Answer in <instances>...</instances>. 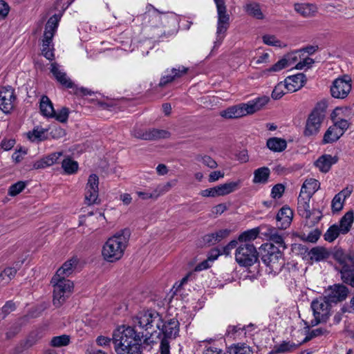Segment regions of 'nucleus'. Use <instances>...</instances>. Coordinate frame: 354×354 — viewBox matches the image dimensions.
<instances>
[{"label": "nucleus", "instance_id": "2eb2a0df", "mask_svg": "<svg viewBox=\"0 0 354 354\" xmlns=\"http://www.w3.org/2000/svg\"><path fill=\"white\" fill-rule=\"evenodd\" d=\"M145 20L152 27L167 26L169 24L175 22L176 16L172 12H160L153 8V11H148L143 15Z\"/></svg>", "mask_w": 354, "mask_h": 354}, {"label": "nucleus", "instance_id": "e433bc0d", "mask_svg": "<svg viewBox=\"0 0 354 354\" xmlns=\"http://www.w3.org/2000/svg\"><path fill=\"white\" fill-rule=\"evenodd\" d=\"M310 259L316 261H320L326 259L328 257V252L323 248H313L309 252Z\"/></svg>", "mask_w": 354, "mask_h": 354}, {"label": "nucleus", "instance_id": "a211bd4d", "mask_svg": "<svg viewBox=\"0 0 354 354\" xmlns=\"http://www.w3.org/2000/svg\"><path fill=\"white\" fill-rule=\"evenodd\" d=\"M351 79L348 76L337 78L330 87L331 95L333 97L344 99L351 90Z\"/></svg>", "mask_w": 354, "mask_h": 354}, {"label": "nucleus", "instance_id": "de8ad7c7", "mask_svg": "<svg viewBox=\"0 0 354 354\" xmlns=\"http://www.w3.org/2000/svg\"><path fill=\"white\" fill-rule=\"evenodd\" d=\"M285 89H286V85L284 82L277 84L272 93V97L274 100L281 98L286 93Z\"/></svg>", "mask_w": 354, "mask_h": 354}, {"label": "nucleus", "instance_id": "393cba45", "mask_svg": "<svg viewBox=\"0 0 354 354\" xmlns=\"http://www.w3.org/2000/svg\"><path fill=\"white\" fill-rule=\"evenodd\" d=\"M264 235L268 239L269 241L277 245V248H282L283 250L286 249V245L284 242V239L282 234H279L275 227L271 226H266V232Z\"/></svg>", "mask_w": 354, "mask_h": 354}, {"label": "nucleus", "instance_id": "72a5a7b5", "mask_svg": "<svg viewBox=\"0 0 354 354\" xmlns=\"http://www.w3.org/2000/svg\"><path fill=\"white\" fill-rule=\"evenodd\" d=\"M40 111L46 117L54 116L53 104L47 96H43L40 101Z\"/></svg>", "mask_w": 354, "mask_h": 354}, {"label": "nucleus", "instance_id": "a19ab883", "mask_svg": "<svg viewBox=\"0 0 354 354\" xmlns=\"http://www.w3.org/2000/svg\"><path fill=\"white\" fill-rule=\"evenodd\" d=\"M71 342V337L68 335H62L52 337L50 345L53 347H62L68 346Z\"/></svg>", "mask_w": 354, "mask_h": 354}, {"label": "nucleus", "instance_id": "5fc2aeb1", "mask_svg": "<svg viewBox=\"0 0 354 354\" xmlns=\"http://www.w3.org/2000/svg\"><path fill=\"white\" fill-rule=\"evenodd\" d=\"M285 187L281 184L275 185L271 191V196L274 198H279L284 192Z\"/></svg>", "mask_w": 354, "mask_h": 354}, {"label": "nucleus", "instance_id": "8fccbe9b", "mask_svg": "<svg viewBox=\"0 0 354 354\" xmlns=\"http://www.w3.org/2000/svg\"><path fill=\"white\" fill-rule=\"evenodd\" d=\"M262 39L264 44L272 46L281 47V41L279 40L274 35H265L262 37Z\"/></svg>", "mask_w": 354, "mask_h": 354}, {"label": "nucleus", "instance_id": "f3484780", "mask_svg": "<svg viewBox=\"0 0 354 354\" xmlns=\"http://www.w3.org/2000/svg\"><path fill=\"white\" fill-rule=\"evenodd\" d=\"M131 135L138 139L151 141L168 138L170 137L171 133L164 129H150L145 131L140 128H135L131 131Z\"/></svg>", "mask_w": 354, "mask_h": 354}, {"label": "nucleus", "instance_id": "0e129e2a", "mask_svg": "<svg viewBox=\"0 0 354 354\" xmlns=\"http://www.w3.org/2000/svg\"><path fill=\"white\" fill-rule=\"evenodd\" d=\"M225 176L224 172H222L221 171H214L209 174L208 177V181L209 183H214L216 180H218L220 178H223Z\"/></svg>", "mask_w": 354, "mask_h": 354}, {"label": "nucleus", "instance_id": "338daca9", "mask_svg": "<svg viewBox=\"0 0 354 354\" xmlns=\"http://www.w3.org/2000/svg\"><path fill=\"white\" fill-rule=\"evenodd\" d=\"M230 232L231 231L228 229H223L216 232V241H218V242L221 241L222 239L228 236L230 234Z\"/></svg>", "mask_w": 354, "mask_h": 354}, {"label": "nucleus", "instance_id": "dca6fc26", "mask_svg": "<svg viewBox=\"0 0 354 354\" xmlns=\"http://www.w3.org/2000/svg\"><path fill=\"white\" fill-rule=\"evenodd\" d=\"M17 97L15 89L10 86H3L0 88V110L9 114L14 109Z\"/></svg>", "mask_w": 354, "mask_h": 354}, {"label": "nucleus", "instance_id": "9d476101", "mask_svg": "<svg viewBox=\"0 0 354 354\" xmlns=\"http://www.w3.org/2000/svg\"><path fill=\"white\" fill-rule=\"evenodd\" d=\"M311 198L306 194H303V192L299 193L297 202V212L300 216L306 219V222L309 225H314L319 221L322 214L315 209L311 210L310 205Z\"/></svg>", "mask_w": 354, "mask_h": 354}, {"label": "nucleus", "instance_id": "58836bf2", "mask_svg": "<svg viewBox=\"0 0 354 354\" xmlns=\"http://www.w3.org/2000/svg\"><path fill=\"white\" fill-rule=\"evenodd\" d=\"M229 354H253L252 348L245 344H234L228 348Z\"/></svg>", "mask_w": 354, "mask_h": 354}, {"label": "nucleus", "instance_id": "37998d69", "mask_svg": "<svg viewBox=\"0 0 354 354\" xmlns=\"http://www.w3.org/2000/svg\"><path fill=\"white\" fill-rule=\"evenodd\" d=\"M342 234L338 224L331 225L324 234V239L328 242H333Z\"/></svg>", "mask_w": 354, "mask_h": 354}, {"label": "nucleus", "instance_id": "a18cd8bd", "mask_svg": "<svg viewBox=\"0 0 354 354\" xmlns=\"http://www.w3.org/2000/svg\"><path fill=\"white\" fill-rule=\"evenodd\" d=\"M62 167L64 171L68 174H74L78 169L77 162L70 158L64 160L62 163Z\"/></svg>", "mask_w": 354, "mask_h": 354}, {"label": "nucleus", "instance_id": "cd10ccee", "mask_svg": "<svg viewBox=\"0 0 354 354\" xmlns=\"http://www.w3.org/2000/svg\"><path fill=\"white\" fill-rule=\"evenodd\" d=\"M320 183L315 178L306 179L301 187L300 193L312 197L313 194L319 189Z\"/></svg>", "mask_w": 354, "mask_h": 354}, {"label": "nucleus", "instance_id": "423d86ee", "mask_svg": "<svg viewBox=\"0 0 354 354\" xmlns=\"http://www.w3.org/2000/svg\"><path fill=\"white\" fill-rule=\"evenodd\" d=\"M59 19L57 15H53L48 20L41 39V53L48 60H53L55 57L53 38L58 27Z\"/></svg>", "mask_w": 354, "mask_h": 354}, {"label": "nucleus", "instance_id": "774afa93", "mask_svg": "<svg viewBox=\"0 0 354 354\" xmlns=\"http://www.w3.org/2000/svg\"><path fill=\"white\" fill-rule=\"evenodd\" d=\"M15 144V140L13 139H4L1 141V147L5 151L11 149Z\"/></svg>", "mask_w": 354, "mask_h": 354}, {"label": "nucleus", "instance_id": "2f4dec72", "mask_svg": "<svg viewBox=\"0 0 354 354\" xmlns=\"http://www.w3.org/2000/svg\"><path fill=\"white\" fill-rule=\"evenodd\" d=\"M353 219L354 216L353 211L347 212L340 219L338 225L340 230H342V234H346L350 231Z\"/></svg>", "mask_w": 354, "mask_h": 354}, {"label": "nucleus", "instance_id": "e2e57ef3", "mask_svg": "<svg viewBox=\"0 0 354 354\" xmlns=\"http://www.w3.org/2000/svg\"><path fill=\"white\" fill-rule=\"evenodd\" d=\"M137 195L142 200H147L150 198L156 199V196L154 192V190L152 192H149L147 191L142 192L138 191L136 192Z\"/></svg>", "mask_w": 354, "mask_h": 354}, {"label": "nucleus", "instance_id": "39448f33", "mask_svg": "<svg viewBox=\"0 0 354 354\" xmlns=\"http://www.w3.org/2000/svg\"><path fill=\"white\" fill-rule=\"evenodd\" d=\"M265 254H262L261 259L269 268V272L276 274L283 269L285 260L281 250L272 243L262 245Z\"/></svg>", "mask_w": 354, "mask_h": 354}, {"label": "nucleus", "instance_id": "7c9ffc66", "mask_svg": "<svg viewBox=\"0 0 354 354\" xmlns=\"http://www.w3.org/2000/svg\"><path fill=\"white\" fill-rule=\"evenodd\" d=\"M335 125L330 126L325 132L323 138V143H332L337 141L343 134Z\"/></svg>", "mask_w": 354, "mask_h": 354}, {"label": "nucleus", "instance_id": "864d4df0", "mask_svg": "<svg viewBox=\"0 0 354 354\" xmlns=\"http://www.w3.org/2000/svg\"><path fill=\"white\" fill-rule=\"evenodd\" d=\"M62 153L61 152L53 153L44 157L48 167H50L57 162Z\"/></svg>", "mask_w": 354, "mask_h": 354}, {"label": "nucleus", "instance_id": "aec40b11", "mask_svg": "<svg viewBox=\"0 0 354 354\" xmlns=\"http://www.w3.org/2000/svg\"><path fill=\"white\" fill-rule=\"evenodd\" d=\"M98 185V176L96 174L90 175L85 188V200L88 205L96 203L99 194Z\"/></svg>", "mask_w": 354, "mask_h": 354}, {"label": "nucleus", "instance_id": "13d9d810", "mask_svg": "<svg viewBox=\"0 0 354 354\" xmlns=\"http://www.w3.org/2000/svg\"><path fill=\"white\" fill-rule=\"evenodd\" d=\"M217 190V186H216L212 188L202 190L200 194L203 197H217L219 196Z\"/></svg>", "mask_w": 354, "mask_h": 354}, {"label": "nucleus", "instance_id": "6ab92c4d", "mask_svg": "<svg viewBox=\"0 0 354 354\" xmlns=\"http://www.w3.org/2000/svg\"><path fill=\"white\" fill-rule=\"evenodd\" d=\"M348 293V290L345 286L335 284L325 290L323 297L332 304L345 300Z\"/></svg>", "mask_w": 354, "mask_h": 354}, {"label": "nucleus", "instance_id": "f8f14e48", "mask_svg": "<svg viewBox=\"0 0 354 354\" xmlns=\"http://www.w3.org/2000/svg\"><path fill=\"white\" fill-rule=\"evenodd\" d=\"M235 259L242 266H251L258 260V252L253 243L241 244L236 250Z\"/></svg>", "mask_w": 354, "mask_h": 354}, {"label": "nucleus", "instance_id": "79ce46f5", "mask_svg": "<svg viewBox=\"0 0 354 354\" xmlns=\"http://www.w3.org/2000/svg\"><path fill=\"white\" fill-rule=\"evenodd\" d=\"M18 269V267H9L4 269L0 274V283H8L15 277Z\"/></svg>", "mask_w": 354, "mask_h": 354}, {"label": "nucleus", "instance_id": "c9c22d12", "mask_svg": "<svg viewBox=\"0 0 354 354\" xmlns=\"http://www.w3.org/2000/svg\"><path fill=\"white\" fill-rule=\"evenodd\" d=\"M270 176V169L263 167L256 169L254 172L253 182L254 183H266Z\"/></svg>", "mask_w": 354, "mask_h": 354}, {"label": "nucleus", "instance_id": "5701e85b", "mask_svg": "<svg viewBox=\"0 0 354 354\" xmlns=\"http://www.w3.org/2000/svg\"><path fill=\"white\" fill-rule=\"evenodd\" d=\"M50 72L53 73L56 80L63 86L73 88V82L68 77L66 73L59 68V66L57 63L54 62L51 64Z\"/></svg>", "mask_w": 354, "mask_h": 354}, {"label": "nucleus", "instance_id": "603ef678", "mask_svg": "<svg viewBox=\"0 0 354 354\" xmlns=\"http://www.w3.org/2000/svg\"><path fill=\"white\" fill-rule=\"evenodd\" d=\"M172 187V184L170 182H168L164 185H159L154 189V192L156 196V198L159 197L160 195L164 194L165 193L169 192Z\"/></svg>", "mask_w": 354, "mask_h": 354}, {"label": "nucleus", "instance_id": "c85d7f7f", "mask_svg": "<svg viewBox=\"0 0 354 354\" xmlns=\"http://www.w3.org/2000/svg\"><path fill=\"white\" fill-rule=\"evenodd\" d=\"M259 227L248 230L239 234L237 241L241 244L252 243L259 236Z\"/></svg>", "mask_w": 354, "mask_h": 354}, {"label": "nucleus", "instance_id": "1a4fd4ad", "mask_svg": "<svg viewBox=\"0 0 354 354\" xmlns=\"http://www.w3.org/2000/svg\"><path fill=\"white\" fill-rule=\"evenodd\" d=\"M214 1L218 15L217 37L214 46V48H215L222 43L225 34L230 26V15L227 13V6L224 0Z\"/></svg>", "mask_w": 354, "mask_h": 354}, {"label": "nucleus", "instance_id": "f704fd0d", "mask_svg": "<svg viewBox=\"0 0 354 354\" xmlns=\"http://www.w3.org/2000/svg\"><path fill=\"white\" fill-rule=\"evenodd\" d=\"M245 12L257 19H263L264 15L261 10L260 5L257 3H250L245 6Z\"/></svg>", "mask_w": 354, "mask_h": 354}, {"label": "nucleus", "instance_id": "4be33fe9", "mask_svg": "<svg viewBox=\"0 0 354 354\" xmlns=\"http://www.w3.org/2000/svg\"><path fill=\"white\" fill-rule=\"evenodd\" d=\"M292 217L293 212L290 207L287 206L281 207L276 216L277 227L280 229H286L290 226Z\"/></svg>", "mask_w": 354, "mask_h": 354}, {"label": "nucleus", "instance_id": "4468645a", "mask_svg": "<svg viewBox=\"0 0 354 354\" xmlns=\"http://www.w3.org/2000/svg\"><path fill=\"white\" fill-rule=\"evenodd\" d=\"M324 119V114L323 111L315 107L306 121L304 136L306 137L316 136L320 130Z\"/></svg>", "mask_w": 354, "mask_h": 354}, {"label": "nucleus", "instance_id": "3c124183", "mask_svg": "<svg viewBox=\"0 0 354 354\" xmlns=\"http://www.w3.org/2000/svg\"><path fill=\"white\" fill-rule=\"evenodd\" d=\"M344 201V200L341 196L336 194L332 200V210L333 212H339L343 208Z\"/></svg>", "mask_w": 354, "mask_h": 354}, {"label": "nucleus", "instance_id": "473e14b6", "mask_svg": "<svg viewBox=\"0 0 354 354\" xmlns=\"http://www.w3.org/2000/svg\"><path fill=\"white\" fill-rule=\"evenodd\" d=\"M298 347V345L292 343L290 342H283L279 345H277L274 347V348L269 352L268 354H279V353H290Z\"/></svg>", "mask_w": 354, "mask_h": 354}, {"label": "nucleus", "instance_id": "49530a36", "mask_svg": "<svg viewBox=\"0 0 354 354\" xmlns=\"http://www.w3.org/2000/svg\"><path fill=\"white\" fill-rule=\"evenodd\" d=\"M196 160L198 162H201L202 164L209 167V169H215L218 167V164L216 160L207 155H197Z\"/></svg>", "mask_w": 354, "mask_h": 354}, {"label": "nucleus", "instance_id": "09e8293b", "mask_svg": "<svg viewBox=\"0 0 354 354\" xmlns=\"http://www.w3.org/2000/svg\"><path fill=\"white\" fill-rule=\"evenodd\" d=\"M26 187V183L24 181H19L12 185L8 189V194L11 196H15L21 192Z\"/></svg>", "mask_w": 354, "mask_h": 354}, {"label": "nucleus", "instance_id": "bb28decb", "mask_svg": "<svg viewBox=\"0 0 354 354\" xmlns=\"http://www.w3.org/2000/svg\"><path fill=\"white\" fill-rule=\"evenodd\" d=\"M242 180L241 179L236 181L227 182L217 186L218 196H225L231 194L241 187Z\"/></svg>", "mask_w": 354, "mask_h": 354}, {"label": "nucleus", "instance_id": "6e6d98bb", "mask_svg": "<svg viewBox=\"0 0 354 354\" xmlns=\"http://www.w3.org/2000/svg\"><path fill=\"white\" fill-rule=\"evenodd\" d=\"M188 70V68L185 67L184 66H180L177 68H172L171 72L173 73L174 79L176 80L185 75L187 73Z\"/></svg>", "mask_w": 354, "mask_h": 354}, {"label": "nucleus", "instance_id": "b1692460", "mask_svg": "<svg viewBox=\"0 0 354 354\" xmlns=\"http://www.w3.org/2000/svg\"><path fill=\"white\" fill-rule=\"evenodd\" d=\"M338 161V158L330 154H324L321 156L315 162V166L323 173H327L332 165Z\"/></svg>", "mask_w": 354, "mask_h": 354}, {"label": "nucleus", "instance_id": "20e7f679", "mask_svg": "<svg viewBox=\"0 0 354 354\" xmlns=\"http://www.w3.org/2000/svg\"><path fill=\"white\" fill-rule=\"evenodd\" d=\"M333 256L337 263L335 268L340 272L343 282L354 288V254L338 248Z\"/></svg>", "mask_w": 354, "mask_h": 354}, {"label": "nucleus", "instance_id": "c03bdc74", "mask_svg": "<svg viewBox=\"0 0 354 354\" xmlns=\"http://www.w3.org/2000/svg\"><path fill=\"white\" fill-rule=\"evenodd\" d=\"M290 56H284L282 59L279 60L277 63L272 65L268 69L270 73H274L280 71L281 70L289 66V62Z\"/></svg>", "mask_w": 354, "mask_h": 354}, {"label": "nucleus", "instance_id": "ea45409f", "mask_svg": "<svg viewBox=\"0 0 354 354\" xmlns=\"http://www.w3.org/2000/svg\"><path fill=\"white\" fill-rule=\"evenodd\" d=\"M48 131L47 129L37 127L32 131L28 133V137L30 140H44L46 139V133Z\"/></svg>", "mask_w": 354, "mask_h": 354}, {"label": "nucleus", "instance_id": "7ed1b4c3", "mask_svg": "<svg viewBox=\"0 0 354 354\" xmlns=\"http://www.w3.org/2000/svg\"><path fill=\"white\" fill-rule=\"evenodd\" d=\"M266 96L257 97L247 103H241L221 111L220 115L226 119L239 118L247 115H252L261 110L268 102Z\"/></svg>", "mask_w": 354, "mask_h": 354}, {"label": "nucleus", "instance_id": "f03ea898", "mask_svg": "<svg viewBox=\"0 0 354 354\" xmlns=\"http://www.w3.org/2000/svg\"><path fill=\"white\" fill-rule=\"evenodd\" d=\"M130 236V231L124 229L110 237L104 244L102 255L108 262H115L124 255Z\"/></svg>", "mask_w": 354, "mask_h": 354}, {"label": "nucleus", "instance_id": "4c0bfd02", "mask_svg": "<svg viewBox=\"0 0 354 354\" xmlns=\"http://www.w3.org/2000/svg\"><path fill=\"white\" fill-rule=\"evenodd\" d=\"M315 6L308 3H295V10L304 17H310L315 12Z\"/></svg>", "mask_w": 354, "mask_h": 354}, {"label": "nucleus", "instance_id": "c756f323", "mask_svg": "<svg viewBox=\"0 0 354 354\" xmlns=\"http://www.w3.org/2000/svg\"><path fill=\"white\" fill-rule=\"evenodd\" d=\"M266 145L272 151L281 152L286 149L287 142L285 139L273 137L267 140Z\"/></svg>", "mask_w": 354, "mask_h": 354}, {"label": "nucleus", "instance_id": "f257e3e1", "mask_svg": "<svg viewBox=\"0 0 354 354\" xmlns=\"http://www.w3.org/2000/svg\"><path fill=\"white\" fill-rule=\"evenodd\" d=\"M140 342L139 335L130 326H120L113 333V343L117 354H141Z\"/></svg>", "mask_w": 354, "mask_h": 354}, {"label": "nucleus", "instance_id": "412c9836", "mask_svg": "<svg viewBox=\"0 0 354 354\" xmlns=\"http://www.w3.org/2000/svg\"><path fill=\"white\" fill-rule=\"evenodd\" d=\"M306 82V77L303 73L289 76L284 80L286 85V91L290 93L295 92L300 89L304 86Z\"/></svg>", "mask_w": 354, "mask_h": 354}, {"label": "nucleus", "instance_id": "9b49d317", "mask_svg": "<svg viewBox=\"0 0 354 354\" xmlns=\"http://www.w3.org/2000/svg\"><path fill=\"white\" fill-rule=\"evenodd\" d=\"M313 312L314 319L311 321L312 326H316L319 323L326 322L331 315L330 304L324 297H319L314 299L310 304Z\"/></svg>", "mask_w": 354, "mask_h": 354}, {"label": "nucleus", "instance_id": "ddd939ff", "mask_svg": "<svg viewBox=\"0 0 354 354\" xmlns=\"http://www.w3.org/2000/svg\"><path fill=\"white\" fill-rule=\"evenodd\" d=\"M134 322L140 328L153 331L154 328H160L162 323V317L156 311L147 310L139 313Z\"/></svg>", "mask_w": 354, "mask_h": 354}, {"label": "nucleus", "instance_id": "69168bd1", "mask_svg": "<svg viewBox=\"0 0 354 354\" xmlns=\"http://www.w3.org/2000/svg\"><path fill=\"white\" fill-rule=\"evenodd\" d=\"M321 235V232L319 230L316 229L313 231H311L308 236H307V241L311 243H315L319 238Z\"/></svg>", "mask_w": 354, "mask_h": 354}, {"label": "nucleus", "instance_id": "052dcab7", "mask_svg": "<svg viewBox=\"0 0 354 354\" xmlns=\"http://www.w3.org/2000/svg\"><path fill=\"white\" fill-rule=\"evenodd\" d=\"M333 125H335L339 130H341L340 132H342V134H344L345 131L347 130L348 128L349 127V122L346 120L341 119L339 120L336 121Z\"/></svg>", "mask_w": 354, "mask_h": 354}, {"label": "nucleus", "instance_id": "0eeeda50", "mask_svg": "<svg viewBox=\"0 0 354 354\" xmlns=\"http://www.w3.org/2000/svg\"><path fill=\"white\" fill-rule=\"evenodd\" d=\"M162 331L163 337L160 345V354H170L169 339H175L179 333V322L175 319H169L165 322L162 319L160 328H156Z\"/></svg>", "mask_w": 354, "mask_h": 354}, {"label": "nucleus", "instance_id": "6e6552de", "mask_svg": "<svg viewBox=\"0 0 354 354\" xmlns=\"http://www.w3.org/2000/svg\"><path fill=\"white\" fill-rule=\"evenodd\" d=\"M53 286V304L60 307L69 297L73 288V283L64 277H53L51 279Z\"/></svg>", "mask_w": 354, "mask_h": 354}, {"label": "nucleus", "instance_id": "680f3d73", "mask_svg": "<svg viewBox=\"0 0 354 354\" xmlns=\"http://www.w3.org/2000/svg\"><path fill=\"white\" fill-rule=\"evenodd\" d=\"M314 63V60L312 58L307 57L303 61L298 62L296 64L295 68L299 70H301L305 67L309 68Z\"/></svg>", "mask_w": 354, "mask_h": 354}, {"label": "nucleus", "instance_id": "a878e982", "mask_svg": "<svg viewBox=\"0 0 354 354\" xmlns=\"http://www.w3.org/2000/svg\"><path fill=\"white\" fill-rule=\"evenodd\" d=\"M78 263V259L77 258H72L70 260L65 262L63 266L57 270L56 274L54 277L57 278H62L69 276L74 268H76Z\"/></svg>", "mask_w": 354, "mask_h": 354}, {"label": "nucleus", "instance_id": "bf43d9fd", "mask_svg": "<svg viewBox=\"0 0 354 354\" xmlns=\"http://www.w3.org/2000/svg\"><path fill=\"white\" fill-rule=\"evenodd\" d=\"M238 244V241L232 240L227 245L222 248L220 250L221 251V254H224L226 256L229 255L231 250L236 247Z\"/></svg>", "mask_w": 354, "mask_h": 354}, {"label": "nucleus", "instance_id": "4d7b16f0", "mask_svg": "<svg viewBox=\"0 0 354 354\" xmlns=\"http://www.w3.org/2000/svg\"><path fill=\"white\" fill-rule=\"evenodd\" d=\"M56 120L61 122H66L68 118V110L66 108H62L57 114L54 113Z\"/></svg>", "mask_w": 354, "mask_h": 354}]
</instances>
